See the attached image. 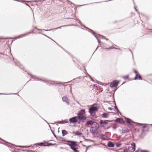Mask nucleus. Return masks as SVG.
<instances>
[{
	"mask_svg": "<svg viewBox=\"0 0 152 152\" xmlns=\"http://www.w3.org/2000/svg\"><path fill=\"white\" fill-rule=\"evenodd\" d=\"M129 149L127 148H126L124 149L123 152H128Z\"/></svg>",
	"mask_w": 152,
	"mask_h": 152,
	"instance_id": "obj_29",
	"label": "nucleus"
},
{
	"mask_svg": "<svg viewBox=\"0 0 152 152\" xmlns=\"http://www.w3.org/2000/svg\"><path fill=\"white\" fill-rule=\"evenodd\" d=\"M31 76V78H32L33 79H34L36 81H42L43 82L46 83L47 85H50V84L51 85H54L55 83H56L55 82L50 80H48L46 79H42V78L40 77H39L35 76L33 75H30Z\"/></svg>",
	"mask_w": 152,
	"mask_h": 152,
	"instance_id": "obj_2",
	"label": "nucleus"
},
{
	"mask_svg": "<svg viewBox=\"0 0 152 152\" xmlns=\"http://www.w3.org/2000/svg\"><path fill=\"white\" fill-rule=\"evenodd\" d=\"M73 133L75 134V135H82V133H79V132L77 131L76 132H73Z\"/></svg>",
	"mask_w": 152,
	"mask_h": 152,
	"instance_id": "obj_22",
	"label": "nucleus"
},
{
	"mask_svg": "<svg viewBox=\"0 0 152 152\" xmlns=\"http://www.w3.org/2000/svg\"><path fill=\"white\" fill-rule=\"evenodd\" d=\"M120 152V151H118V152Z\"/></svg>",
	"mask_w": 152,
	"mask_h": 152,
	"instance_id": "obj_64",
	"label": "nucleus"
},
{
	"mask_svg": "<svg viewBox=\"0 0 152 152\" xmlns=\"http://www.w3.org/2000/svg\"><path fill=\"white\" fill-rule=\"evenodd\" d=\"M86 141H89V140H87V139H86Z\"/></svg>",
	"mask_w": 152,
	"mask_h": 152,
	"instance_id": "obj_56",
	"label": "nucleus"
},
{
	"mask_svg": "<svg viewBox=\"0 0 152 152\" xmlns=\"http://www.w3.org/2000/svg\"><path fill=\"white\" fill-rule=\"evenodd\" d=\"M68 123V121L67 119L64 120L62 121H58L57 122H56V123L59 124H64L67 123Z\"/></svg>",
	"mask_w": 152,
	"mask_h": 152,
	"instance_id": "obj_14",
	"label": "nucleus"
},
{
	"mask_svg": "<svg viewBox=\"0 0 152 152\" xmlns=\"http://www.w3.org/2000/svg\"><path fill=\"white\" fill-rule=\"evenodd\" d=\"M0 54H1V55H4V54L3 53H0Z\"/></svg>",
	"mask_w": 152,
	"mask_h": 152,
	"instance_id": "obj_49",
	"label": "nucleus"
},
{
	"mask_svg": "<svg viewBox=\"0 0 152 152\" xmlns=\"http://www.w3.org/2000/svg\"><path fill=\"white\" fill-rule=\"evenodd\" d=\"M105 39H106V40L107 41H109V42L110 41V40L109 39H107V38H106Z\"/></svg>",
	"mask_w": 152,
	"mask_h": 152,
	"instance_id": "obj_47",
	"label": "nucleus"
},
{
	"mask_svg": "<svg viewBox=\"0 0 152 152\" xmlns=\"http://www.w3.org/2000/svg\"><path fill=\"white\" fill-rule=\"evenodd\" d=\"M51 131H52V132L53 134V135H54V136L55 137H56V134H54V132H53V131H52V130H51Z\"/></svg>",
	"mask_w": 152,
	"mask_h": 152,
	"instance_id": "obj_37",
	"label": "nucleus"
},
{
	"mask_svg": "<svg viewBox=\"0 0 152 152\" xmlns=\"http://www.w3.org/2000/svg\"><path fill=\"white\" fill-rule=\"evenodd\" d=\"M16 1H20L19 0H16Z\"/></svg>",
	"mask_w": 152,
	"mask_h": 152,
	"instance_id": "obj_57",
	"label": "nucleus"
},
{
	"mask_svg": "<svg viewBox=\"0 0 152 152\" xmlns=\"http://www.w3.org/2000/svg\"><path fill=\"white\" fill-rule=\"evenodd\" d=\"M34 1V2H37V1H39L35 0V1Z\"/></svg>",
	"mask_w": 152,
	"mask_h": 152,
	"instance_id": "obj_52",
	"label": "nucleus"
},
{
	"mask_svg": "<svg viewBox=\"0 0 152 152\" xmlns=\"http://www.w3.org/2000/svg\"><path fill=\"white\" fill-rule=\"evenodd\" d=\"M44 35H45V36H46V37H48V38H50V37H48V36H46V35H45V34H44Z\"/></svg>",
	"mask_w": 152,
	"mask_h": 152,
	"instance_id": "obj_50",
	"label": "nucleus"
},
{
	"mask_svg": "<svg viewBox=\"0 0 152 152\" xmlns=\"http://www.w3.org/2000/svg\"><path fill=\"white\" fill-rule=\"evenodd\" d=\"M134 9H135V10L137 12H138V10L137 9L136 7L135 6V7H134Z\"/></svg>",
	"mask_w": 152,
	"mask_h": 152,
	"instance_id": "obj_43",
	"label": "nucleus"
},
{
	"mask_svg": "<svg viewBox=\"0 0 152 152\" xmlns=\"http://www.w3.org/2000/svg\"><path fill=\"white\" fill-rule=\"evenodd\" d=\"M102 116L103 118H107L109 117V115L108 114L104 113L102 114Z\"/></svg>",
	"mask_w": 152,
	"mask_h": 152,
	"instance_id": "obj_18",
	"label": "nucleus"
},
{
	"mask_svg": "<svg viewBox=\"0 0 152 152\" xmlns=\"http://www.w3.org/2000/svg\"><path fill=\"white\" fill-rule=\"evenodd\" d=\"M69 142L70 143H68L67 145L70 146L71 149L75 152H78L77 150L78 146V145L76 144L77 142L72 141H69Z\"/></svg>",
	"mask_w": 152,
	"mask_h": 152,
	"instance_id": "obj_4",
	"label": "nucleus"
},
{
	"mask_svg": "<svg viewBox=\"0 0 152 152\" xmlns=\"http://www.w3.org/2000/svg\"><path fill=\"white\" fill-rule=\"evenodd\" d=\"M70 83V82H67L65 83Z\"/></svg>",
	"mask_w": 152,
	"mask_h": 152,
	"instance_id": "obj_54",
	"label": "nucleus"
},
{
	"mask_svg": "<svg viewBox=\"0 0 152 152\" xmlns=\"http://www.w3.org/2000/svg\"><path fill=\"white\" fill-rule=\"evenodd\" d=\"M121 145V143H116V145L117 147H119Z\"/></svg>",
	"mask_w": 152,
	"mask_h": 152,
	"instance_id": "obj_28",
	"label": "nucleus"
},
{
	"mask_svg": "<svg viewBox=\"0 0 152 152\" xmlns=\"http://www.w3.org/2000/svg\"><path fill=\"white\" fill-rule=\"evenodd\" d=\"M131 145L132 146H133V147L136 146L134 142H132V143L131 144Z\"/></svg>",
	"mask_w": 152,
	"mask_h": 152,
	"instance_id": "obj_32",
	"label": "nucleus"
},
{
	"mask_svg": "<svg viewBox=\"0 0 152 152\" xmlns=\"http://www.w3.org/2000/svg\"><path fill=\"white\" fill-rule=\"evenodd\" d=\"M113 129H115L116 128V126L115 124H114V125L113 127Z\"/></svg>",
	"mask_w": 152,
	"mask_h": 152,
	"instance_id": "obj_36",
	"label": "nucleus"
},
{
	"mask_svg": "<svg viewBox=\"0 0 152 152\" xmlns=\"http://www.w3.org/2000/svg\"><path fill=\"white\" fill-rule=\"evenodd\" d=\"M86 30H87L89 32L91 33L94 36L96 37V38L97 39L98 41V43H99V41L98 38L97 37V36L95 35V33L93 31V30H92L89 28H88L86 27Z\"/></svg>",
	"mask_w": 152,
	"mask_h": 152,
	"instance_id": "obj_11",
	"label": "nucleus"
},
{
	"mask_svg": "<svg viewBox=\"0 0 152 152\" xmlns=\"http://www.w3.org/2000/svg\"><path fill=\"white\" fill-rule=\"evenodd\" d=\"M79 23L80 25L81 28L82 29H84V28H86V26H85L83 25L81 23L80 21H79Z\"/></svg>",
	"mask_w": 152,
	"mask_h": 152,
	"instance_id": "obj_25",
	"label": "nucleus"
},
{
	"mask_svg": "<svg viewBox=\"0 0 152 152\" xmlns=\"http://www.w3.org/2000/svg\"><path fill=\"white\" fill-rule=\"evenodd\" d=\"M50 38V39H51L52 40H53V41H54V40H53L51 38Z\"/></svg>",
	"mask_w": 152,
	"mask_h": 152,
	"instance_id": "obj_60",
	"label": "nucleus"
},
{
	"mask_svg": "<svg viewBox=\"0 0 152 152\" xmlns=\"http://www.w3.org/2000/svg\"><path fill=\"white\" fill-rule=\"evenodd\" d=\"M116 112L118 113V115L119 113H120L121 115V113L119 111V110L118 109H117V110H116Z\"/></svg>",
	"mask_w": 152,
	"mask_h": 152,
	"instance_id": "obj_31",
	"label": "nucleus"
},
{
	"mask_svg": "<svg viewBox=\"0 0 152 152\" xmlns=\"http://www.w3.org/2000/svg\"><path fill=\"white\" fill-rule=\"evenodd\" d=\"M86 77H87V75L89 77L90 79L93 82L94 81V80L93 79L91 78V76L86 72Z\"/></svg>",
	"mask_w": 152,
	"mask_h": 152,
	"instance_id": "obj_26",
	"label": "nucleus"
},
{
	"mask_svg": "<svg viewBox=\"0 0 152 152\" xmlns=\"http://www.w3.org/2000/svg\"><path fill=\"white\" fill-rule=\"evenodd\" d=\"M85 113V110H82L79 111L77 114L78 119L80 121L86 119L84 114Z\"/></svg>",
	"mask_w": 152,
	"mask_h": 152,
	"instance_id": "obj_5",
	"label": "nucleus"
},
{
	"mask_svg": "<svg viewBox=\"0 0 152 152\" xmlns=\"http://www.w3.org/2000/svg\"><path fill=\"white\" fill-rule=\"evenodd\" d=\"M59 132V130H58V132Z\"/></svg>",
	"mask_w": 152,
	"mask_h": 152,
	"instance_id": "obj_63",
	"label": "nucleus"
},
{
	"mask_svg": "<svg viewBox=\"0 0 152 152\" xmlns=\"http://www.w3.org/2000/svg\"><path fill=\"white\" fill-rule=\"evenodd\" d=\"M130 130L128 129L123 130V131L122 132V133L123 134L125 133H129L130 132Z\"/></svg>",
	"mask_w": 152,
	"mask_h": 152,
	"instance_id": "obj_20",
	"label": "nucleus"
},
{
	"mask_svg": "<svg viewBox=\"0 0 152 152\" xmlns=\"http://www.w3.org/2000/svg\"><path fill=\"white\" fill-rule=\"evenodd\" d=\"M115 106L114 107V108H115V110H117V109H118L117 106L116 105V104H115Z\"/></svg>",
	"mask_w": 152,
	"mask_h": 152,
	"instance_id": "obj_33",
	"label": "nucleus"
},
{
	"mask_svg": "<svg viewBox=\"0 0 152 152\" xmlns=\"http://www.w3.org/2000/svg\"><path fill=\"white\" fill-rule=\"evenodd\" d=\"M129 75H127L125 76H124L122 77V78H123L124 80H126L129 79Z\"/></svg>",
	"mask_w": 152,
	"mask_h": 152,
	"instance_id": "obj_24",
	"label": "nucleus"
},
{
	"mask_svg": "<svg viewBox=\"0 0 152 152\" xmlns=\"http://www.w3.org/2000/svg\"><path fill=\"white\" fill-rule=\"evenodd\" d=\"M119 83V82L117 80H114L110 84V86L111 88L117 87Z\"/></svg>",
	"mask_w": 152,
	"mask_h": 152,
	"instance_id": "obj_8",
	"label": "nucleus"
},
{
	"mask_svg": "<svg viewBox=\"0 0 152 152\" xmlns=\"http://www.w3.org/2000/svg\"><path fill=\"white\" fill-rule=\"evenodd\" d=\"M91 145H89L88 146H86V151H87V149L89 148V147H90L91 146Z\"/></svg>",
	"mask_w": 152,
	"mask_h": 152,
	"instance_id": "obj_42",
	"label": "nucleus"
},
{
	"mask_svg": "<svg viewBox=\"0 0 152 152\" xmlns=\"http://www.w3.org/2000/svg\"><path fill=\"white\" fill-rule=\"evenodd\" d=\"M126 123L131 125H133V124L134 123L137 126L139 127H140L144 125V124H143L135 122L132 121L131 119L128 118H126Z\"/></svg>",
	"mask_w": 152,
	"mask_h": 152,
	"instance_id": "obj_6",
	"label": "nucleus"
},
{
	"mask_svg": "<svg viewBox=\"0 0 152 152\" xmlns=\"http://www.w3.org/2000/svg\"><path fill=\"white\" fill-rule=\"evenodd\" d=\"M115 122H122V123H124V121L123 119L120 118H117L115 120H114Z\"/></svg>",
	"mask_w": 152,
	"mask_h": 152,
	"instance_id": "obj_15",
	"label": "nucleus"
},
{
	"mask_svg": "<svg viewBox=\"0 0 152 152\" xmlns=\"http://www.w3.org/2000/svg\"><path fill=\"white\" fill-rule=\"evenodd\" d=\"M66 86H68L70 88V86L69 85H66Z\"/></svg>",
	"mask_w": 152,
	"mask_h": 152,
	"instance_id": "obj_51",
	"label": "nucleus"
},
{
	"mask_svg": "<svg viewBox=\"0 0 152 152\" xmlns=\"http://www.w3.org/2000/svg\"><path fill=\"white\" fill-rule=\"evenodd\" d=\"M35 28H36V29H37V30H43L44 29H43V30H41V29H39L38 28H37L36 27H35Z\"/></svg>",
	"mask_w": 152,
	"mask_h": 152,
	"instance_id": "obj_40",
	"label": "nucleus"
},
{
	"mask_svg": "<svg viewBox=\"0 0 152 152\" xmlns=\"http://www.w3.org/2000/svg\"><path fill=\"white\" fill-rule=\"evenodd\" d=\"M83 137L84 139L85 140H86V139L85 138V137L83 136Z\"/></svg>",
	"mask_w": 152,
	"mask_h": 152,
	"instance_id": "obj_53",
	"label": "nucleus"
},
{
	"mask_svg": "<svg viewBox=\"0 0 152 152\" xmlns=\"http://www.w3.org/2000/svg\"><path fill=\"white\" fill-rule=\"evenodd\" d=\"M62 136H64L65 135L67 134V132L66 130H62Z\"/></svg>",
	"mask_w": 152,
	"mask_h": 152,
	"instance_id": "obj_21",
	"label": "nucleus"
},
{
	"mask_svg": "<svg viewBox=\"0 0 152 152\" xmlns=\"http://www.w3.org/2000/svg\"><path fill=\"white\" fill-rule=\"evenodd\" d=\"M99 135H100L99 137L100 138L104 140H106V139L104 137L105 136H106L105 134H99Z\"/></svg>",
	"mask_w": 152,
	"mask_h": 152,
	"instance_id": "obj_19",
	"label": "nucleus"
},
{
	"mask_svg": "<svg viewBox=\"0 0 152 152\" xmlns=\"http://www.w3.org/2000/svg\"><path fill=\"white\" fill-rule=\"evenodd\" d=\"M27 152H34L32 150H30V151H27Z\"/></svg>",
	"mask_w": 152,
	"mask_h": 152,
	"instance_id": "obj_45",
	"label": "nucleus"
},
{
	"mask_svg": "<svg viewBox=\"0 0 152 152\" xmlns=\"http://www.w3.org/2000/svg\"><path fill=\"white\" fill-rule=\"evenodd\" d=\"M93 125L90 129V131L91 133L93 134H94L95 133H98L96 131L99 129V126H97V124L96 122L91 120H89L86 122V125Z\"/></svg>",
	"mask_w": 152,
	"mask_h": 152,
	"instance_id": "obj_1",
	"label": "nucleus"
},
{
	"mask_svg": "<svg viewBox=\"0 0 152 152\" xmlns=\"http://www.w3.org/2000/svg\"><path fill=\"white\" fill-rule=\"evenodd\" d=\"M36 145H38V146H47V145H45L44 143L43 142H41L40 143H39L37 144H36Z\"/></svg>",
	"mask_w": 152,
	"mask_h": 152,
	"instance_id": "obj_23",
	"label": "nucleus"
},
{
	"mask_svg": "<svg viewBox=\"0 0 152 152\" xmlns=\"http://www.w3.org/2000/svg\"><path fill=\"white\" fill-rule=\"evenodd\" d=\"M107 146L109 147H114V144L111 141H109L107 144Z\"/></svg>",
	"mask_w": 152,
	"mask_h": 152,
	"instance_id": "obj_16",
	"label": "nucleus"
},
{
	"mask_svg": "<svg viewBox=\"0 0 152 152\" xmlns=\"http://www.w3.org/2000/svg\"><path fill=\"white\" fill-rule=\"evenodd\" d=\"M98 47H97L96 48V49L98 48Z\"/></svg>",
	"mask_w": 152,
	"mask_h": 152,
	"instance_id": "obj_59",
	"label": "nucleus"
},
{
	"mask_svg": "<svg viewBox=\"0 0 152 152\" xmlns=\"http://www.w3.org/2000/svg\"><path fill=\"white\" fill-rule=\"evenodd\" d=\"M110 128V127H107V129H108L109 128Z\"/></svg>",
	"mask_w": 152,
	"mask_h": 152,
	"instance_id": "obj_61",
	"label": "nucleus"
},
{
	"mask_svg": "<svg viewBox=\"0 0 152 152\" xmlns=\"http://www.w3.org/2000/svg\"><path fill=\"white\" fill-rule=\"evenodd\" d=\"M113 120H112L111 121L108 120V122H113Z\"/></svg>",
	"mask_w": 152,
	"mask_h": 152,
	"instance_id": "obj_44",
	"label": "nucleus"
},
{
	"mask_svg": "<svg viewBox=\"0 0 152 152\" xmlns=\"http://www.w3.org/2000/svg\"><path fill=\"white\" fill-rule=\"evenodd\" d=\"M26 4V5H28H28L27 4Z\"/></svg>",
	"mask_w": 152,
	"mask_h": 152,
	"instance_id": "obj_62",
	"label": "nucleus"
},
{
	"mask_svg": "<svg viewBox=\"0 0 152 152\" xmlns=\"http://www.w3.org/2000/svg\"><path fill=\"white\" fill-rule=\"evenodd\" d=\"M108 121V120H104V125H106L107 124Z\"/></svg>",
	"mask_w": 152,
	"mask_h": 152,
	"instance_id": "obj_27",
	"label": "nucleus"
},
{
	"mask_svg": "<svg viewBox=\"0 0 152 152\" xmlns=\"http://www.w3.org/2000/svg\"><path fill=\"white\" fill-rule=\"evenodd\" d=\"M100 124L101 125L103 124H104V121H103L102 120H101L100 121Z\"/></svg>",
	"mask_w": 152,
	"mask_h": 152,
	"instance_id": "obj_30",
	"label": "nucleus"
},
{
	"mask_svg": "<svg viewBox=\"0 0 152 152\" xmlns=\"http://www.w3.org/2000/svg\"><path fill=\"white\" fill-rule=\"evenodd\" d=\"M145 127H146V126H143V128H145Z\"/></svg>",
	"mask_w": 152,
	"mask_h": 152,
	"instance_id": "obj_55",
	"label": "nucleus"
},
{
	"mask_svg": "<svg viewBox=\"0 0 152 152\" xmlns=\"http://www.w3.org/2000/svg\"><path fill=\"white\" fill-rule=\"evenodd\" d=\"M60 84H60V83H56V85H57V86H59V85Z\"/></svg>",
	"mask_w": 152,
	"mask_h": 152,
	"instance_id": "obj_46",
	"label": "nucleus"
},
{
	"mask_svg": "<svg viewBox=\"0 0 152 152\" xmlns=\"http://www.w3.org/2000/svg\"><path fill=\"white\" fill-rule=\"evenodd\" d=\"M99 36H100L102 38H103V39H106V38L103 36H102V35H99Z\"/></svg>",
	"mask_w": 152,
	"mask_h": 152,
	"instance_id": "obj_38",
	"label": "nucleus"
},
{
	"mask_svg": "<svg viewBox=\"0 0 152 152\" xmlns=\"http://www.w3.org/2000/svg\"><path fill=\"white\" fill-rule=\"evenodd\" d=\"M96 104H93L89 108V112L90 113V115L92 116H95L96 114V111H97L98 110V107L95 106Z\"/></svg>",
	"mask_w": 152,
	"mask_h": 152,
	"instance_id": "obj_3",
	"label": "nucleus"
},
{
	"mask_svg": "<svg viewBox=\"0 0 152 152\" xmlns=\"http://www.w3.org/2000/svg\"><path fill=\"white\" fill-rule=\"evenodd\" d=\"M108 109L109 110H113V108H111V107H109L108 108Z\"/></svg>",
	"mask_w": 152,
	"mask_h": 152,
	"instance_id": "obj_41",
	"label": "nucleus"
},
{
	"mask_svg": "<svg viewBox=\"0 0 152 152\" xmlns=\"http://www.w3.org/2000/svg\"><path fill=\"white\" fill-rule=\"evenodd\" d=\"M135 147L136 146H134L132 147V150H133V151H135Z\"/></svg>",
	"mask_w": 152,
	"mask_h": 152,
	"instance_id": "obj_35",
	"label": "nucleus"
},
{
	"mask_svg": "<svg viewBox=\"0 0 152 152\" xmlns=\"http://www.w3.org/2000/svg\"><path fill=\"white\" fill-rule=\"evenodd\" d=\"M141 152H149V151L145 150H142L141 151Z\"/></svg>",
	"mask_w": 152,
	"mask_h": 152,
	"instance_id": "obj_39",
	"label": "nucleus"
},
{
	"mask_svg": "<svg viewBox=\"0 0 152 152\" xmlns=\"http://www.w3.org/2000/svg\"><path fill=\"white\" fill-rule=\"evenodd\" d=\"M32 32H27L26 33V34H22V35H20V36L18 37H16L14 38V39H17L23 37H24L25 35H27L28 34H30Z\"/></svg>",
	"mask_w": 152,
	"mask_h": 152,
	"instance_id": "obj_12",
	"label": "nucleus"
},
{
	"mask_svg": "<svg viewBox=\"0 0 152 152\" xmlns=\"http://www.w3.org/2000/svg\"><path fill=\"white\" fill-rule=\"evenodd\" d=\"M85 77V76H82V77H83V78H84V77Z\"/></svg>",
	"mask_w": 152,
	"mask_h": 152,
	"instance_id": "obj_58",
	"label": "nucleus"
},
{
	"mask_svg": "<svg viewBox=\"0 0 152 152\" xmlns=\"http://www.w3.org/2000/svg\"><path fill=\"white\" fill-rule=\"evenodd\" d=\"M72 26L71 25H64V26H60L58 27H57V28H53V29H48V30H44V31H51L52 30H53V29H59V28H61L62 27H66V26Z\"/></svg>",
	"mask_w": 152,
	"mask_h": 152,
	"instance_id": "obj_13",
	"label": "nucleus"
},
{
	"mask_svg": "<svg viewBox=\"0 0 152 152\" xmlns=\"http://www.w3.org/2000/svg\"><path fill=\"white\" fill-rule=\"evenodd\" d=\"M79 68L80 69H82V70L84 69L86 71V68L84 64H81L80 65V67Z\"/></svg>",
	"mask_w": 152,
	"mask_h": 152,
	"instance_id": "obj_17",
	"label": "nucleus"
},
{
	"mask_svg": "<svg viewBox=\"0 0 152 152\" xmlns=\"http://www.w3.org/2000/svg\"><path fill=\"white\" fill-rule=\"evenodd\" d=\"M3 41V39H0V44H2Z\"/></svg>",
	"mask_w": 152,
	"mask_h": 152,
	"instance_id": "obj_34",
	"label": "nucleus"
},
{
	"mask_svg": "<svg viewBox=\"0 0 152 152\" xmlns=\"http://www.w3.org/2000/svg\"><path fill=\"white\" fill-rule=\"evenodd\" d=\"M62 99L64 102H65L68 105L69 104V99L66 96H63Z\"/></svg>",
	"mask_w": 152,
	"mask_h": 152,
	"instance_id": "obj_10",
	"label": "nucleus"
},
{
	"mask_svg": "<svg viewBox=\"0 0 152 152\" xmlns=\"http://www.w3.org/2000/svg\"><path fill=\"white\" fill-rule=\"evenodd\" d=\"M134 73L136 74V76L134 78V79L135 80H136L138 78L140 80H142V77L138 73L137 71L135 70H134Z\"/></svg>",
	"mask_w": 152,
	"mask_h": 152,
	"instance_id": "obj_7",
	"label": "nucleus"
},
{
	"mask_svg": "<svg viewBox=\"0 0 152 152\" xmlns=\"http://www.w3.org/2000/svg\"><path fill=\"white\" fill-rule=\"evenodd\" d=\"M2 94H2V93H0V95H2Z\"/></svg>",
	"mask_w": 152,
	"mask_h": 152,
	"instance_id": "obj_48",
	"label": "nucleus"
},
{
	"mask_svg": "<svg viewBox=\"0 0 152 152\" xmlns=\"http://www.w3.org/2000/svg\"><path fill=\"white\" fill-rule=\"evenodd\" d=\"M77 116H75L70 118L69 121L70 123H75L77 122Z\"/></svg>",
	"mask_w": 152,
	"mask_h": 152,
	"instance_id": "obj_9",
	"label": "nucleus"
}]
</instances>
